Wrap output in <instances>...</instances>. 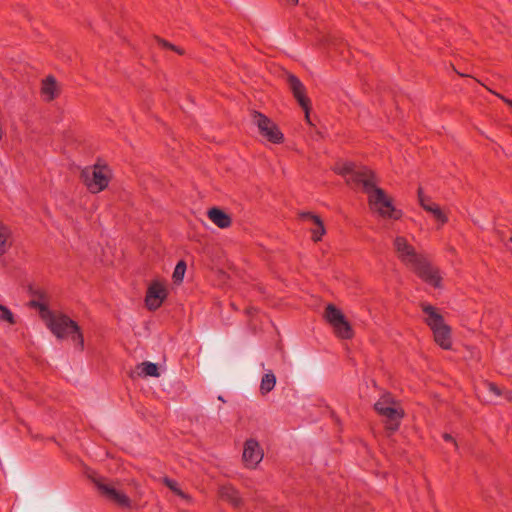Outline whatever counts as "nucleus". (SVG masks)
I'll list each match as a JSON object with an SVG mask.
<instances>
[{"label":"nucleus","mask_w":512,"mask_h":512,"mask_svg":"<svg viewBox=\"0 0 512 512\" xmlns=\"http://www.w3.org/2000/svg\"><path fill=\"white\" fill-rule=\"evenodd\" d=\"M393 247L397 258L404 265L414 270L427 284L441 288L442 277L439 270L419 254L406 237L396 236L393 240Z\"/></svg>","instance_id":"nucleus-1"},{"label":"nucleus","mask_w":512,"mask_h":512,"mask_svg":"<svg viewBox=\"0 0 512 512\" xmlns=\"http://www.w3.org/2000/svg\"><path fill=\"white\" fill-rule=\"evenodd\" d=\"M361 184L367 194L368 205L373 214L382 219L399 220L403 212L397 208L393 199L378 186L376 176L372 171L362 173Z\"/></svg>","instance_id":"nucleus-2"},{"label":"nucleus","mask_w":512,"mask_h":512,"mask_svg":"<svg viewBox=\"0 0 512 512\" xmlns=\"http://www.w3.org/2000/svg\"><path fill=\"white\" fill-rule=\"evenodd\" d=\"M39 313L47 328L58 339H69L77 351L84 350V336L79 325L62 312L39 305Z\"/></svg>","instance_id":"nucleus-3"},{"label":"nucleus","mask_w":512,"mask_h":512,"mask_svg":"<svg viewBox=\"0 0 512 512\" xmlns=\"http://www.w3.org/2000/svg\"><path fill=\"white\" fill-rule=\"evenodd\" d=\"M113 173L112 169L102 162H97L94 165L85 167L81 172V179L86 188L91 193H100L105 190L111 179Z\"/></svg>","instance_id":"nucleus-4"},{"label":"nucleus","mask_w":512,"mask_h":512,"mask_svg":"<svg viewBox=\"0 0 512 512\" xmlns=\"http://www.w3.org/2000/svg\"><path fill=\"white\" fill-rule=\"evenodd\" d=\"M425 321L433 331L436 343L443 349H450L452 337L450 327L445 323L443 317L431 305H424Z\"/></svg>","instance_id":"nucleus-5"},{"label":"nucleus","mask_w":512,"mask_h":512,"mask_svg":"<svg viewBox=\"0 0 512 512\" xmlns=\"http://www.w3.org/2000/svg\"><path fill=\"white\" fill-rule=\"evenodd\" d=\"M324 317L332 327L334 334L341 339H351L354 331L343 312L333 304H328Z\"/></svg>","instance_id":"nucleus-6"},{"label":"nucleus","mask_w":512,"mask_h":512,"mask_svg":"<svg viewBox=\"0 0 512 512\" xmlns=\"http://www.w3.org/2000/svg\"><path fill=\"white\" fill-rule=\"evenodd\" d=\"M375 410L388 421V428L396 430L403 418L404 412L389 394L383 395L374 405Z\"/></svg>","instance_id":"nucleus-7"},{"label":"nucleus","mask_w":512,"mask_h":512,"mask_svg":"<svg viewBox=\"0 0 512 512\" xmlns=\"http://www.w3.org/2000/svg\"><path fill=\"white\" fill-rule=\"evenodd\" d=\"M252 121L257 126L260 134L269 142L280 144L284 140V135L278 126L267 116L260 112L254 111L252 114Z\"/></svg>","instance_id":"nucleus-8"},{"label":"nucleus","mask_w":512,"mask_h":512,"mask_svg":"<svg viewBox=\"0 0 512 512\" xmlns=\"http://www.w3.org/2000/svg\"><path fill=\"white\" fill-rule=\"evenodd\" d=\"M168 296L167 282L163 279H154L147 288L145 305L149 310H157Z\"/></svg>","instance_id":"nucleus-9"},{"label":"nucleus","mask_w":512,"mask_h":512,"mask_svg":"<svg viewBox=\"0 0 512 512\" xmlns=\"http://www.w3.org/2000/svg\"><path fill=\"white\" fill-rule=\"evenodd\" d=\"M287 82H288L289 88H290L293 96L295 97V99L297 100V102L299 103L301 108L304 110L305 118H306L307 122H310L309 111H310L311 103H310V99L306 95L305 86L293 74H289L287 76Z\"/></svg>","instance_id":"nucleus-10"},{"label":"nucleus","mask_w":512,"mask_h":512,"mask_svg":"<svg viewBox=\"0 0 512 512\" xmlns=\"http://www.w3.org/2000/svg\"><path fill=\"white\" fill-rule=\"evenodd\" d=\"M418 200L421 207L431 214L435 222L438 224V227H442L448 222L447 212L429 197L425 196L421 188L418 190Z\"/></svg>","instance_id":"nucleus-11"},{"label":"nucleus","mask_w":512,"mask_h":512,"mask_svg":"<svg viewBox=\"0 0 512 512\" xmlns=\"http://www.w3.org/2000/svg\"><path fill=\"white\" fill-rule=\"evenodd\" d=\"M263 450L254 439H249L244 444L243 461L248 468H256L263 459Z\"/></svg>","instance_id":"nucleus-12"},{"label":"nucleus","mask_w":512,"mask_h":512,"mask_svg":"<svg viewBox=\"0 0 512 512\" xmlns=\"http://www.w3.org/2000/svg\"><path fill=\"white\" fill-rule=\"evenodd\" d=\"M335 171L338 174L344 176L346 178L347 182H355V183L361 184V178L363 177L362 173L364 171H371V170L367 167H360V166H357L353 162L346 161V162L338 163L335 166Z\"/></svg>","instance_id":"nucleus-13"},{"label":"nucleus","mask_w":512,"mask_h":512,"mask_svg":"<svg viewBox=\"0 0 512 512\" xmlns=\"http://www.w3.org/2000/svg\"><path fill=\"white\" fill-rule=\"evenodd\" d=\"M98 488L101 493L110 501H113L121 507H130L129 497L120 490H117L114 486L107 483H98Z\"/></svg>","instance_id":"nucleus-14"},{"label":"nucleus","mask_w":512,"mask_h":512,"mask_svg":"<svg viewBox=\"0 0 512 512\" xmlns=\"http://www.w3.org/2000/svg\"><path fill=\"white\" fill-rule=\"evenodd\" d=\"M207 216L213 224H215L217 227L221 229L230 227L232 223L231 217L220 208L214 207L209 209L207 212Z\"/></svg>","instance_id":"nucleus-15"},{"label":"nucleus","mask_w":512,"mask_h":512,"mask_svg":"<svg viewBox=\"0 0 512 512\" xmlns=\"http://www.w3.org/2000/svg\"><path fill=\"white\" fill-rule=\"evenodd\" d=\"M60 89L54 77L48 76L42 82L41 95L44 100L51 101L59 95Z\"/></svg>","instance_id":"nucleus-16"},{"label":"nucleus","mask_w":512,"mask_h":512,"mask_svg":"<svg viewBox=\"0 0 512 512\" xmlns=\"http://www.w3.org/2000/svg\"><path fill=\"white\" fill-rule=\"evenodd\" d=\"M301 217L315 225V227L311 229L312 238L314 241H319L326 232L322 220L317 215H313L309 212L302 213Z\"/></svg>","instance_id":"nucleus-17"},{"label":"nucleus","mask_w":512,"mask_h":512,"mask_svg":"<svg viewBox=\"0 0 512 512\" xmlns=\"http://www.w3.org/2000/svg\"><path fill=\"white\" fill-rule=\"evenodd\" d=\"M12 246V232L0 221V257L6 254Z\"/></svg>","instance_id":"nucleus-18"},{"label":"nucleus","mask_w":512,"mask_h":512,"mask_svg":"<svg viewBox=\"0 0 512 512\" xmlns=\"http://www.w3.org/2000/svg\"><path fill=\"white\" fill-rule=\"evenodd\" d=\"M220 495L224 500L229 501L234 506L239 505L241 502L238 491L232 486H223L220 489Z\"/></svg>","instance_id":"nucleus-19"},{"label":"nucleus","mask_w":512,"mask_h":512,"mask_svg":"<svg viewBox=\"0 0 512 512\" xmlns=\"http://www.w3.org/2000/svg\"><path fill=\"white\" fill-rule=\"evenodd\" d=\"M276 385V377L272 371L265 373L261 379L260 392L265 395L271 392Z\"/></svg>","instance_id":"nucleus-20"},{"label":"nucleus","mask_w":512,"mask_h":512,"mask_svg":"<svg viewBox=\"0 0 512 512\" xmlns=\"http://www.w3.org/2000/svg\"><path fill=\"white\" fill-rule=\"evenodd\" d=\"M138 371L139 375L142 376H151V377H158V367L155 363L152 362H143L140 365H138Z\"/></svg>","instance_id":"nucleus-21"},{"label":"nucleus","mask_w":512,"mask_h":512,"mask_svg":"<svg viewBox=\"0 0 512 512\" xmlns=\"http://www.w3.org/2000/svg\"><path fill=\"white\" fill-rule=\"evenodd\" d=\"M185 273H186V263L183 260H181L176 264L173 274H172V279H173L174 283H176V284L182 283Z\"/></svg>","instance_id":"nucleus-22"},{"label":"nucleus","mask_w":512,"mask_h":512,"mask_svg":"<svg viewBox=\"0 0 512 512\" xmlns=\"http://www.w3.org/2000/svg\"><path fill=\"white\" fill-rule=\"evenodd\" d=\"M7 323L9 325H14L16 323V319L12 311L0 304V324Z\"/></svg>","instance_id":"nucleus-23"},{"label":"nucleus","mask_w":512,"mask_h":512,"mask_svg":"<svg viewBox=\"0 0 512 512\" xmlns=\"http://www.w3.org/2000/svg\"><path fill=\"white\" fill-rule=\"evenodd\" d=\"M165 483L177 495L186 498V495L179 489L177 482L171 479H165Z\"/></svg>","instance_id":"nucleus-24"},{"label":"nucleus","mask_w":512,"mask_h":512,"mask_svg":"<svg viewBox=\"0 0 512 512\" xmlns=\"http://www.w3.org/2000/svg\"><path fill=\"white\" fill-rule=\"evenodd\" d=\"M485 386L494 397H499L501 395L499 387H497L495 384L487 383Z\"/></svg>","instance_id":"nucleus-25"},{"label":"nucleus","mask_w":512,"mask_h":512,"mask_svg":"<svg viewBox=\"0 0 512 512\" xmlns=\"http://www.w3.org/2000/svg\"><path fill=\"white\" fill-rule=\"evenodd\" d=\"M159 43H160L163 47H166V48L172 49V50L176 51L177 53L182 54V51H181V50L177 49L174 45H172V44H170V43H168V42H166V41H164V40L159 41Z\"/></svg>","instance_id":"nucleus-26"},{"label":"nucleus","mask_w":512,"mask_h":512,"mask_svg":"<svg viewBox=\"0 0 512 512\" xmlns=\"http://www.w3.org/2000/svg\"><path fill=\"white\" fill-rule=\"evenodd\" d=\"M443 439L447 442H451L453 443L454 447L457 449L458 445H457V442L455 441V439L450 435V434H444L443 435Z\"/></svg>","instance_id":"nucleus-27"},{"label":"nucleus","mask_w":512,"mask_h":512,"mask_svg":"<svg viewBox=\"0 0 512 512\" xmlns=\"http://www.w3.org/2000/svg\"><path fill=\"white\" fill-rule=\"evenodd\" d=\"M506 104H508L512 108V100L507 99L503 96L498 95Z\"/></svg>","instance_id":"nucleus-28"},{"label":"nucleus","mask_w":512,"mask_h":512,"mask_svg":"<svg viewBox=\"0 0 512 512\" xmlns=\"http://www.w3.org/2000/svg\"><path fill=\"white\" fill-rule=\"evenodd\" d=\"M288 2H290L293 5H296L298 3V0H288Z\"/></svg>","instance_id":"nucleus-29"},{"label":"nucleus","mask_w":512,"mask_h":512,"mask_svg":"<svg viewBox=\"0 0 512 512\" xmlns=\"http://www.w3.org/2000/svg\"><path fill=\"white\" fill-rule=\"evenodd\" d=\"M218 399L221 400V401H224L222 396H219Z\"/></svg>","instance_id":"nucleus-30"}]
</instances>
